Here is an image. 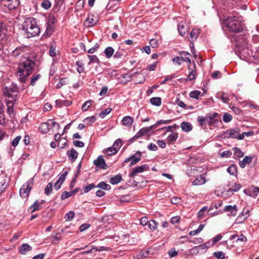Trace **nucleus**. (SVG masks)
Returning a JSON list of instances; mask_svg holds the SVG:
<instances>
[{
  "mask_svg": "<svg viewBox=\"0 0 259 259\" xmlns=\"http://www.w3.org/2000/svg\"><path fill=\"white\" fill-rule=\"evenodd\" d=\"M207 123L209 126L218 127L222 123L220 115L216 112L209 113L207 114Z\"/></svg>",
  "mask_w": 259,
  "mask_h": 259,
  "instance_id": "obj_5",
  "label": "nucleus"
},
{
  "mask_svg": "<svg viewBox=\"0 0 259 259\" xmlns=\"http://www.w3.org/2000/svg\"><path fill=\"white\" fill-rule=\"evenodd\" d=\"M149 44L152 48H155L158 46V41L156 39L153 38L150 40Z\"/></svg>",
  "mask_w": 259,
  "mask_h": 259,
  "instance_id": "obj_63",
  "label": "nucleus"
},
{
  "mask_svg": "<svg viewBox=\"0 0 259 259\" xmlns=\"http://www.w3.org/2000/svg\"><path fill=\"white\" fill-rule=\"evenodd\" d=\"M228 30L232 32L238 33L243 30L244 23L241 17H230L225 20Z\"/></svg>",
  "mask_w": 259,
  "mask_h": 259,
  "instance_id": "obj_3",
  "label": "nucleus"
},
{
  "mask_svg": "<svg viewBox=\"0 0 259 259\" xmlns=\"http://www.w3.org/2000/svg\"><path fill=\"white\" fill-rule=\"evenodd\" d=\"M53 191V184L51 182L48 184L46 187L44 192L45 194L48 196L50 195Z\"/></svg>",
  "mask_w": 259,
  "mask_h": 259,
  "instance_id": "obj_42",
  "label": "nucleus"
},
{
  "mask_svg": "<svg viewBox=\"0 0 259 259\" xmlns=\"http://www.w3.org/2000/svg\"><path fill=\"white\" fill-rule=\"evenodd\" d=\"M178 29L179 33L181 35H182V36L184 35V34L185 33V26L184 25L181 24L180 23L178 26Z\"/></svg>",
  "mask_w": 259,
  "mask_h": 259,
  "instance_id": "obj_61",
  "label": "nucleus"
},
{
  "mask_svg": "<svg viewBox=\"0 0 259 259\" xmlns=\"http://www.w3.org/2000/svg\"><path fill=\"white\" fill-rule=\"evenodd\" d=\"M67 155L69 160L71 162H74L78 157V153L76 150L71 148L70 150L67 151Z\"/></svg>",
  "mask_w": 259,
  "mask_h": 259,
  "instance_id": "obj_15",
  "label": "nucleus"
},
{
  "mask_svg": "<svg viewBox=\"0 0 259 259\" xmlns=\"http://www.w3.org/2000/svg\"><path fill=\"white\" fill-rule=\"evenodd\" d=\"M192 39L195 40L199 35V32L197 29H193L190 33Z\"/></svg>",
  "mask_w": 259,
  "mask_h": 259,
  "instance_id": "obj_50",
  "label": "nucleus"
},
{
  "mask_svg": "<svg viewBox=\"0 0 259 259\" xmlns=\"http://www.w3.org/2000/svg\"><path fill=\"white\" fill-rule=\"evenodd\" d=\"M240 130L238 127L235 128L228 129L223 132L222 136L225 138H237L238 134L240 133Z\"/></svg>",
  "mask_w": 259,
  "mask_h": 259,
  "instance_id": "obj_8",
  "label": "nucleus"
},
{
  "mask_svg": "<svg viewBox=\"0 0 259 259\" xmlns=\"http://www.w3.org/2000/svg\"><path fill=\"white\" fill-rule=\"evenodd\" d=\"M148 133H149V132H148V131L147 130V127L142 128L136 134L137 137H139V138H140L141 137H142L143 136L147 134Z\"/></svg>",
  "mask_w": 259,
  "mask_h": 259,
  "instance_id": "obj_45",
  "label": "nucleus"
},
{
  "mask_svg": "<svg viewBox=\"0 0 259 259\" xmlns=\"http://www.w3.org/2000/svg\"><path fill=\"white\" fill-rule=\"evenodd\" d=\"M222 76V73L219 71H215L211 74V77L213 79H217L221 78Z\"/></svg>",
  "mask_w": 259,
  "mask_h": 259,
  "instance_id": "obj_64",
  "label": "nucleus"
},
{
  "mask_svg": "<svg viewBox=\"0 0 259 259\" xmlns=\"http://www.w3.org/2000/svg\"><path fill=\"white\" fill-rule=\"evenodd\" d=\"M232 150L234 151V158H241L244 156V153L239 148L235 147Z\"/></svg>",
  "mask_w": 259,
  "mask_h": 259,
  "instance_id": "obj_35",
  "label": "nucleus"
},
{
  "mask_svg": "<svg viewBox=\"0 0 259 259\" xmlns=\"http://www.w3.org/2000/svg\"><path fill=\"white\" fill-rule=\"evenodd\" d=\"M122 178L121 175L119 174L114 177H111L110 179V183L112 185H116L120 183Z\"/></svg>",
  "mask_w": 259,
  "mask_h": 259,
  "instance_id": "obj_32",
  "label": "nucleus"
},
{
  "mask_svg": "<svg viewBox=\"0 0 259 259\" xmlns=\"http://www.w3.org/2000/svg\"><path fill=\"white\" fill-rule=\"evenodd\" d=\"M28 50V48L25 46H21L16 48L14 50H12L10 55L14 57H17L21 53L26 52Z\"/></svg>",
  "mask_w": 259,
  "mask_h": 259,
  "instance_id": "obj_12",
  "label": "nucleus"
},
{
  "mask_svg": "<svg viewBox=\"0 0 259 259\" xmlns=\"http://www.w3.org/2000/svg\"><path fill=\"white\" fill-rule=\"evenodd\" d=\"M148 228L151 230V231H155L157 228L158 226V223L156 222L154 220H151L149 221L148 223L147 224Z\"/></svg>",
  "mask_w": 259,
  "mask_h": 259,
  "instance_id": "obj_36",
  "label": "nucleus"
},
{
  "mask_svg": "<svg viewBox=\"0 0 259 259\" xmlns=\"http://www.w3.org/2000/svg\"><path fill=\"white\" fill-rule=\"evenodd\" d=\"M79 190V188H76L73 191L70 192L64 191L61 195V199L62 200H65L77 193Z\"/></svg>",
  "mask_w": 259,
  "mask_h": 259,
  "instance_id": "obj_19",
  "label": "nucleus"
},
{
  "mask_svg": "<svg viewBox=\"0 0 259 259\" xmlns=\"http://www.w3.org/2000/svg\"><path fill=\"white\" fill-rule=\"evenodd\" d=\"M35 65V61L30 58L21 59L16 73L18 80L21 83L26 82L28 77L33 73Z\"/></svg>",
  "mask_w": 259,
  "mask_h": 259,
  "instance_id": "obj_1",
  "label": "nucleus"
},
{
  "mask_svg": "<svg viewBox=\"0 0 259 259\" xmlns=\"http://www.w3.org/2000/svg\"><path fill=\"white\" fill-rule=\"evenodd\" d=\"M42 208L41 205L39 204V201L36 200L33 204H32L29 208V210L31 211V213L35 211L39 210Z\"/></svg>",
  "mask_w": 259,
  "mask_h": 259,
  "instance_id": "obj_26",
  "label": "nucleus"
},
{
  "mask_svg": "<svg viewBox=\"0 0 259 259\" xmlns=\"http://www.w3.org/2000/svg\"><path fill=\"white\" fill-rule=\"evenodd\" d=\"M93 63H97L98 64H100V61L96 55H93V58H92L91 60H89L88 64L89 65H90Z\"/></svg>",
  "mask_w": 259,
  "mask_h": 259,
  "instance_id": "obj_62",
  "label": "nucleus"
},
{
  "mask_svg": "<svg viewBox=\"0 0 259 259\" xmlns=\"http://www.w3.org/2000/svg\"><path fill=\"white\" fill-rule=\"evenodd\" d=\"M122 122L124 126L131 127L134 122V119L130 116H126L122 119Z\"/></svg>",
  "mask_w": 259,
  "mask_h": 259,
  "instance_id": "obj_23",
  "label": "nucleus"
},
{
  "mask_svg": "<svg viewBox=\"0 0 259 259\" xmlns=\"http://www.w3.org/2000/svg\"><path fill=\"white\" fill-rule=\"evenodd\" d=\"M94 164L99 169H107L108 168V166L106 164L105 160L101 155L94 161Z\"/></svg>",
  "mask_w": 259,
  "mask_h": 259,
  "instance_id": "obj_11",
  "label": "nucleus"
},
{
  "mask_svg": "<svg viewBox=\"0 0 259 259\" xmlns=\"http://www.w3.org/2000/svg\"><path fill=\"white\" fill-rule=\"evenodd\" d=\"M39 130L42 134L48 133L50 130L49 123L48 122L41 123L39 126Z\"/></svg>",
  "mask_w": 259,
  "mask_h": 259,
  "instance_id": "obj_25",
  "label": "nucleus"
},
{
  "mask_svg": "<svg viewBox=\"0 0 259 259\" xmlns=\"http://www.w3.org/2000/svg\"><path fill=\"white\" fill-rule=\"evenodd\" d=\"M188 69L190 70L189 73L188 75L187 80L191 81L195 79L196 76V65L195 62L193 61L192 65L188 66Z\"/></svg>",
  "mask_w": 259,
  "mask_h": 259,
  "instance_id": "obj_13",
  "label": "nucleus"
},
{
  "mask_svg": "<svg viewBox=\"0 0 259 259\" xmlns=\"http://www.w3.org/2000/svg\"><path fill=\"white\" fill-rule=\"evenodd\" d=\"M201 92L199 91H193L190 92L189 96L191 98L198 99L199 96L200 95Z\"/></svg>",
  "mask_w": 259,
  "mask_h": 259,
  "instance_id": "obj_47",
  "label": "nucleus"
},
{
  "mask_svg": "<svg viewBox=\"0 0 259 259\" xmlns=\"http://www.w3.org/2000/svg\"><path fill=\"white\" fill-rule=\"evenodd\" d=\"M33 178L30 179L24 184L20 190V195L22 198H27L33 185Z\"/></svg>",
  "mask_w": 259,
  "mask_h": 259,
  "instance_id": "obj_6",
  "label": "nucleus"
},
{
  "mask_svg": "<svg viewBox=\"0 0 259 259\" xmlns=\"http://www.w3.org/2000/svg\"><path fill=\"white\" fill-rule=\"evenodd\" d=\"M205 177L206 174H203L197 177L193 182V185L197 186L204 184L206 182Z\"/></svg>",
  "mask_w": 259,
  "mask_h": 259,
  "instance_id": "obj_18",
  "label": "nucleus"
},
{
  "mask_svg": "<svg viewBox=\"0 0 259 259\" xmlns=\"http://www.w3.org/2000/svg\"><path fill=\"white\" fill-rule=\"evenodd\" d=\"M96 187L102 189L104 190H109L111 189V187L109 185L106 184L104 182H100Z\"/></svg>",
  "mask_w": 259,
  "mask_h": 259,
  "instance_id": "obj_39",
  "label": "nucleus"
},
{
  "mask_svg": "<svg viewBox=\"0 0 259 259\" xmlns=\"http://www.w3.org/2000/svg\"><path fill=\"white\" fill-rule=\"evenodd\" d=\"M104 53L106 57L109 59L114 55V50L111 47H108L104 50Z\"/></svg>",
  "mask_w": 259,
  "mask_h": 259,
  "instance_id": "obj_30",
  "label": "nucleus"
},
{
  "mask_svg": "<svg viewBox=\"0 0 259 259\" xmlns=\"http://www.w3.org/2000/svg\"><path fill=\"white\" fill-rule=\"evenodd\" d=\"M149 166L148 164H144L141 166L134 167L132 172L130 174L129 176L134 178L137 174L141 173L145 170H149Z\"/></svg>",
  "mask_w": 259,
  "mask_h": 259,
  "instance_id": "obj_10",
  "label": "nucleus"
},
{
  "mask_svg": "<svg viewBox=\"0 0 259 259\" xmlns=\"http://www.w3.org/2000/svg\"><path fill=\"white\" fill-rule=\"evenodd\" d=\"M252 160V157L245 156L242 160L239 161V165L242 168H244L246 164H249L251 162Z\"/></svg>",
  "mask_w": 259,
  "mask_h": 259,
  "instance_id": "obj_22",
  "label": "nucleus"
},
{
  "mask_svg": "<svg viewBox=\"0 0 259 259\" xmlns=\"http://www.w3.org/2000/svg\"><path fill=\"white\" fill-rule=\"evenodd\" d=\"M96 187V186L94 184L92 183L85 187H83L84 193H88L92 189Z\"/></svg>",
  "mask_w": 259,
  "mask_h": 259,
  "instance_id": "obj_58",
  "label": "nucleus"
},
{
  "mask_svg": "<svg viewBox=\"0 0 259 259\" xmlns=\"http://www.w3.org/2000/svg\"><path fill=\"white\" fill-rule=\"evenodd\" d=\"M227 171L231 175L236 176L237 174V167L236 165L233 164L227 168Z\"/></svg>",
  "mask_w": 259,
  "mask_h": 259,
  "instance_id": "obj_31",
  "label": "nucleus"
},
{
  "mask_svg": "<svg viewBox=\"0 0 259 259\" xmlns=\"http://www.w3.org/2000/svg\"><path fill=\"white\" fill-rule=\"evenodd\" d=\"M251 61L255 64H259V54L255 52L254 54L251 56Z\"/></svg>",
  "mask_w": 259,
  "mask_h": 259,
  "instance_id": "obj_55",
  "label": "nucleus"
},
{
  "mask_svg": "<svg viewBox=\"0 0 259 259\" xmlns=\"http://www.w3.org/2000/svg\"><path fill=\"white\" fill-rule=\"evenodd\" d=\"M99 45L98 43H96L94 47L87 51L88 53L89 54H93L95 52H96L99 48Z\"/></svg>",
  "mask_w": 259,
  "mask_h": 259,
  "instance_id": "obj_59",
  "label": "nucleus"
},
{
  "mask_svg": "<svg viewBox=\"0 0 259 259\" xmlns=\"http://www.w3.org/2000/svg\"><path fill=\"white\" fill-rule=\"evenodd\" d=\"M41 7L46 10H48L51 7V3L49 0H44L41 4Z\"/></svg>",
  "mask_w": 259,
  "mask_h": 259,
  "instance_id": "obj_48",
  "label": "nucleus"
},
{
  "mask_svg": "<svg viewBox=\"0 0 259 259\" xmlns=\"http://www.w3.org/2000/svg\"><path fill=\"white\" fill-rule=\"evenodd\" d=\"M197 121L201 127H205L207 122V117L203 116H199L197 117Z\"/></svg>",
  "mask_w": 259,
  "mask_h": 259,
  "instance_id": "obj_29",
  "label": "nucleus"
},
{
  "mask_svg": "<svg viewBox=\"0 0 259 259\" xmlns=\"http://www.w3.org/2000/svg\"><path fill=\"white\" fill-rule=\"evenodd\" d=\"M97 118L95 116H92L85 118L83 121L85 122L87 125H91L94 123L96 120Z\"/></svg>",
  "mask_w": 259,
  "mask_h": 259,
  "instance_id": "obj_41",
  "label": "nucleus"
},
{
  "mask_svg": "<svg viewBox=\"0 0 259 259\" xmlns=\"http://www.w3.org/2000/svg\"><path fill=\"white\" fill-rule=\"evenodd\" d=\"M223 119L225 122H229L232 120V116L230 114L225 113L223 115Z\"/></svg>",
  "mask_w": 259,
  "mask_h": 259,
  "instance_id": "obj_57",
  "label": "nucleus"
},
{
  "mask_svg": "<svg viewBox=\"0 0 259 259\" xmlns=\"http://www.w3.org/2000/svg\"><path fill=\"white\" fill-rule=\"evenodd\" d=\"M237 207L236 205L232 206L231 205L226 206L224 208V211L226 212H230L232 216H235L237 214Z\"/></svg>",
  "mask_w": 259,
  "mask_h": 259,
  "instance_id": "obj_20",
  "label": "nucleus"
},
{
  "mask_svg": "<svg viewBox=\"0 0 259 259\" xmlns=\"http://www.w3.org/2000/svg\"><path fill=\"white\" fill-rule=\"evenodd\" d=\"M241 187L240 184H234V186L232 188H229L227 190L228 192H232L238 191Z\"/></svg>",
  "mask_w": 259,
  "mask_h": 259,
  "instance_id": "obj_46",
  "label": "nucleus"
},
{
  "mask_svg": "<svg viewBox=\"0 0 259 259\" xmlns=\"http://www.w3.org/2000/svg\"><path fill=\"white\" fill-rule=\"evenodd\" d=\"M92 101L88 100L84 102L82 105L81 109L83 111H86L92 105Z\"/></svg>",
  "mask_w": 259,
  "mask_h": 259,
  "instance_id": "obj_51",
  "label": "nucleus"
},
{
  "mask_svg": "<svg viewBox=\"0 0 259 259\" xmlns=\"http://www.w3.org/2000/svg\"><path fill=\"white\" fill-rule=\"evenodd\" d=\"M15 102L16 101H12V100L10 99H7L6 101V104L7 106V113L11 117H13L14 116L13 107Z\"/></svg>",
  "mask_w": 259,
  "mask_h": 259,
  "instance_id": "obj_14",
  "label": "nucleus"
},
{
  "mask_svg": "<svg viewBox=\"0 0 259 259\" xmlns=\"http://www.w3.org/2000/svg\"><path fill=\"white\" fill-rule=\"evenodd\" d=\"M6 182L5 179H4L3 177H0V195L2 193L3 191L5 190L6 188Z\"/></svg>",
  "mask_w": 259,
  "mask_h": 259,
  "instance_id": "obj_44",
  "label": "nucleus"
},
{
  "mask_svg": "<svg viewBox=\"0 0 259 259\" xmlns=\"http://www.w3.org/2000/svg\"><path fill=\"white\" fill-rule=\"evenodd\" d=\"M7 32L6 26L3 23H0V42H3L7 39L6 33Z\"/></svg>",
  "mask_w": 259,
  "mask_h": 259,
  "instance_id": "obj_17",
  "label": "nucleus"
},
{
  "mask_svg": "<svg viewBox=\"0 0 259 259\" xmlns=\"http://www.w3.org/2000/svg\"><path fill=\"white\" fill-rule=\"evenodd\" d=\"M142 153L140 151H137L135 154L132 155L131 157H132L131 162L130 164V166H132L133 165L138 163L141 159Z\"/></svg>",
  "mask_w": 259,
  "mask_h": 259,
  "instance_id": "obj_16",
  "label": "nucleus"
},
{
  "mask_svg": "<svg viewBox=\"0 0 259 259\" xmlns=\"http://www.w3.org/2000/svg\"><path fill=\"white\" fill-rule=\"evenodd\" d=\"M41 75L40 74L33 75L30 79V85L34 86L36 84L37 81L40 79Z\"/></svg>",
  "mask_w": 259,
  "mask_h": 259,
  "instance_id": "obj_33",
  "label": "nucleus"
},
{
  "mask_svg": "<svg viewBox=\"0 0 259 259\" xmlns=\"http://www.w3.org/2000/svg\"><path fill=\"white\" fill-rule=\"evenodd\" d=\"M122 143V141L120 139H118L116 140L113 143V147H114L117 150V151L120 149Z\"/></svg>",
  "mask_w": 259,
  "mask_h": 259,
  "instance_id": "obj_56",
  "label": "nucleus"
},
{
  "mask_svg": "<svg viewBox=\"0 0 259 259\" xmlns=\"http://www.w3.org/2000/svg\"><path fill=\"white\" fill-rule=\"evenodd\" d=\"M181 126L182 130L185 132H190L193 128L191 124L188 122H183L181 123Z\"/></svg>",
  "mask_w": 259,
  "mask_h": 259,
  "instance_id": "obj_28",
  "label": "nucleus"
},
{
  "mask_svg": "<svg viewBox=\"0 0 259 259\" xmlns=\"http://www.w3.org/2000/svg\"><path fill=\"white\" fill-rule=\"evenodd\" d=\"M213 256L217 259H225V254L222 251L214 252L213 253Z\"/></svg>",
  "mask_w": 259,
  "mask_h": 259,
  "instance_id": "obj_53",
  "label": "nucleus"
},
{
  "mask_svg": "<svg viewBox=\"0 0 259 259\" xmlns=\"http://www.w3.org/2000/svg\"><path fill=\"white\" fill-rule=\"evenodd\" d=\"M96 23V21H94L93 17H89L84 22V24L88 27H91L94 26Z\"/></svg>",
  "mask_w": 259,
  "mask_h": 259,
  "instance_id": "obj_43",
  "label": "nucleus"
},
{
  "mask_svg": "<svg viewBox=\"0 0 259 259\" xmlns=\"http://www.w3.org/2000/svg\"><path fill=\"white\" fill-rule=\"evenodd\" d=\"M1 4L10 11L16 9L20 4V0H1Z\"/></svg>",
  "mask_w": 259,
  "mask_h": 259,
  "instance_id": "obj_7",
  "label": "nucleus"
},
{
  "mask_svg": "<svg viewBox=\"0 0 259 259\" xmlns=\"http://www.w3.org/2000/svg\"><path fill=\"white\" fill-rule=\"evenodd\" d=\"M117 152V150L114 147H110L105 150V153L108 155H112Z\"/></svg>",
  "mask_w": 259,
  "mask_h": 259,
  "instance_id": "obj_40",
  "label": "nucleus"
},
{
  "mask_svg": "<svg viewBox=\"0 0 259 259\" xmlns=\"http://www.w3.org/2000/svg\"><path fill=\"white\" fill-rule=\"evenodd\" d=\"M125 52L123 49L119 48L113 55L114 58L119 59L125 55Z\"/></svg>",
  "mask_w": 259,
  "mask_h": 259,
  "instance_id": "obj_37",
  "label": "nucleus"
},
{
  "mask_svg": "<svg viewBox=\"0 0 259 259\" xmlns=\"http://www.w3.org/2000/svg\"><path fill=\"white\" fill-rule=\"evenodd\" d=\"M249 213V210L244 209L242 212L238 216L237 220L239 221V223H242L248 217Z\"/></svg>",
  "mask_w": 259,
  "mask_h": 259,
  "instance_id": "obj_21",
  "label": "nucleus"
},
{
  "mask_svg": "<svg viewBox=\"0 0 259 259\" xmlns=\"http://www.w3.org/2000/svg\"><path fill=\"white\" fill-rule=\"evenodd\" d=\"M111 110H112L111 108H108L104 110L103 111H102L99 114V116L101 118H104L107 114H109L111 112Z\"/></svg>",
  "mask_w": 259,
  "mask_h": 259,
  "instance_id": "obj_52",
  "label": "nucleus"
},
{
  "mask_svg": "<svg viewBox=\"0 0 259 259\" xmlns=\"http://www.w3.org/2000/svg\"><path fill=\"white\" fill-rule=\"evenodd\" d=\"M19 89L17 84L13 82L10 87H5L3 90V93L8 99L12 101H16L17 99V93Z\"/></svg>",
  "mask_w": 259,
  "mask_h": 259,
  "instance_id": "obj_4",
  "label": "nucleus"
},
{
  "mask_svg": "<svg viewBox=\"0 0 259 259\" xmlns=\"http://www.w3.org/2000/svg\"><path fill=\"white\" fill-rule=\"evenodd\" d=\"M239 53L240 57L241 59L247 60L248 61H251V56L253 54V52L248 48H243L240 51Z\"/></svg>",
  "mask_w": 259,
  "mask_h": 259,
  "instance_id": "obj_9",
  "label": "nucleus"
},
{
  "mask_svg": "<svg viewBox=\"0 0 259 259\" xmlns=\"http://www.w3.org/2000/svg\"><path fill=\"white\" fill-rule=\"evenodd\" d=\"M49 55L52 57H54L56 56V45H51L50 48Z\"/></svg>",
  "mask_w": 259,
  "mask_h": 259,
  "instance_id": "obj_54",
  "label": "nucleus"
},
{
  "mask_svg": "<svg viewBox=\"0 0 259 259\" xmlns=\"http://www.w3.org/2000/svg\"><path fill=\"white\" fill-rule=\"evenodd\" d=\"M150 101L151 104L156 106H159L161 104V99L160 97H153Z\"/></svg>",
  "mask_w": 259,
  "mask_h": 259,
  "instance_id": "obj_38",
  "label": "nucleus"
},
{
  "mask_svg": "<svg viewBox=\"0 0 259 259\" xmlns=\"http://www.w3.org/2000/svg\"><path fill=\"white\" fill-rule=\"evenodd\" d=\"M31 250L32 247L27 243L22 244L19 247V252L22 254H25Z\"/></svg>",
  "mask_w": 259,
  "mask_h": 259,
  "instance_id": "obj_24",
  "label": "nucleus"
},
{
  "mask_svg": "<svg viewBox=\"0 0 259 259\" xmlns=\"http://www.w3.org/2000/svg\"><path fill=\"white\" fill-rule=\"evenodd\" d=\"M21 29L24 31V35L27 38L35 36L40 33V28L37 24L36 20L31 17L25 19L22 24Z\"/></svg>",
  "mask_w": 259,
  "mask_h": 259,
  "instance_id": "obj_2",
  "label": "nucleus"
},
{
  "mask_svg": "<svg viewBox=\"0 0 259 259\" xmlns=\"http://www.w3.org/2000/svg\"><path fill=\"white\" fill-rule=\"evenodd\" d=\"M57 104H59L60 105L64 106H69L71 104L72 102L69 100H65L63 101L57 100L56 101Z\"/></svg>",
  "mask_w": 259,
  "mask_h": 259,
  "instance_id": "obj_49",
  "label": "nucleus"
},
{
  "mask_svg": "<svg viewBox=\"0 0 259 259\" xmlns=\"http://www.w3.org/2000/svg\"><path fill=\"white\" fill-rule=\"evenodd\" d=\"M21 137L20 136H17L12 142L11 143V144H12V146L15 148L17 145L18 144H19V142L20 141V140H21Z\"/></svg>",
  "mask_w": 259,
  "mask_h": 259,
  "instance_id": "obj_60",
  "label": "nucleus"
},
{
  "mask_svg": "<svg viewBox=\"0 0 259 259\" xmlns=\"http://www.w3.org/2000/svg\"><path fill=\"white\" fill-rule=\"evenodd\" d=\"M243 192L247 195L253 198H256L257 196L256 193H255V191L253 189V186L251 187L249 189H245L243 191Z\"/></svg>",
  "mask_w": 259,
  "mask_h": 259,
  "instance_id": "obj_27",
  "label": "nucleus"
},
{
  "mask_svg": "<svg viewBox=\"0 0 259 259\" xmlns=\"http://www.w3.org/2000/svg\"><path fill=\"white\" fill-rule=\"evenodd\" d=\"M178 138V135L177 133L173 132L170 134L166 139L168 144H170L172 142L176 141Z\"/></svg>",
  "mask_w": 259,
  "mask_h": 259,
  "instance_id": "obj_34",
  "label": "nucleus"
}]
</instances>
